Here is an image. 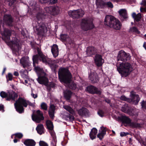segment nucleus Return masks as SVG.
<instances>
[{
	"label": "nucleus",
	"mask_w": 146,
	"mask_h": 146,
	"mask_svg": "<svg viewBox=\"0 0 146 146\" xmlns=\"http://www.w3.org/2000/svg\"><path fill=\"white\" fill-rule=\"evenodd\" d=\"M131 56L129 53H127L123 50L119 52L118 54L117 59V61H127L129 60Z\"/></svg>",
	"instance_id": "obj_10"
},
{
	"label": "nucleus",
	"mask_w": 146,
	"mask_h": 146,
	"mask_svg": "<svg viewBox=\"0 0 146 146\" xmlns=\"http://www.w3.org/2000/svg\"><path fill=\"white\" fill-rule=\"evenodd\" d=\"M98 114L100 116L102 117L104 115V113L103 111L102 110H99L98 112Z\"/></svg>",
	"instance_id": "obj_53"
},
{
	"label": "nucleus",
	"mask_w": 146,
	"mask_h": 146,
	"mask_svg": "<svg viewBox=\"0 0 146 146\" xmlns=\"http://www.w3.org/2000/svg\"><path fill=\"white\" fill-rule=\"evenodd\" d=\"M96 52V49L92 46L88 47L86 51V54L88 56H90L94 54Z\"/></svg>",
	"instance_id": "obj_21"
},
{
	"label": "nucleus",
	"mask_w": 146,
	"mask_h": 146,
	"mask_svg": "<svg viewBox=\"0 0 146 146\" xmlns=\"http://www.w3.org/2000/svg\"><path fill=\"white\" fill-rule=\"evenodd\" d=\"M117 66V71L122 77H126L133 69L132 65L128 62L122 63Z\"/></svg>",
	"instance_id": "obj_5"
},
{
	"label": "nucleus",
	"mask_w": 146,
	"mask_h": 146,
	"mask_svg": "<svg viewBox=\"0 0 146 146\" xmlns=\"http://www.w3.org/2000/svg\"><path fill=\"white\" fill-rule=\"evenodd\" d=\"M48 89L50 90L51 88H53L55 86V84L53 82H50L49 83H47L46 86Z\"/></svg>",
	"instance_id": "obj_39"
},
{
	"label": "nucleus",
	"mask_w": 146,
	"mask_h": 146,
	"mask_svg": "<svg viewBox=\"0 0 146 146\" xmlns=\"http://www.w3.org/2000/svg\"><path fill=\"white\" fill-rule=\"evenodd\" d=\"M35 70L38 76V78L37 79L38 82L40 84H44L45 86H46L48 80L46 76V74L43 69L38 66H35Z\"/></svg>",
	"instance_id": "obj_7"
},
{
	"label": "nucleus",
	"mask_w": 146,
	"mask_h": 146,
	"mask_svg": "<svg viewBox=\"0 0 146 146\" xmlns=\"http://www.w3.org/2000/svg\"><path fill=\"white\" fill-rule=\"evenodd\" d=\"M78 114L80 115H86L88 114V110L85 108H82L77 110Z\"/></svg>",
	"instance_id": "obj_24"
},
{
	"label": "nucleus",
	"mask_w": 146,
	"mask_h": 146,
	"mask_svg": "<svg viewBox=\"0 0 146 146\" xmlns=\"http://www.w3.org/2000/svg\"><path fill=\"white\" fill-rule=\"evenodd\" d=\"M123 119L126 123H129L131 121L130 119L128 117L126 116H123Z\"/></svg>",
	"instance_id": "obj_44"
},
{
	"label": "nucleus",
	"mask_w": 146,
	"mask_h": 146,
	"mask_svg": "<svg viewBox=\"0 0 146 146\" xmlns=\"http://www.w3.org/2000/svg\"><path fill=\"white\" fill-rule=\"evenodd\" d=\"M51 51L54 57H56L58 55V49L56 45H53L52 47Z\"/></svg>",
	"instance_id": "obj_22"
},
{
	"label": "nucleus",
	"mask_w": 146,
	"mask_h": 146,
	"mask_svg": "<svg viewBox=\"0 0 146 146\" xmlns=\"http://www.w3.org/2000/svg\"><path fill=\"white\" fill-rule=\"evenodd\" d=\"M18 95L17 93L12 90H10L8 92V97L7 100L9 101L11 100H15V99L17 98Z\"/></svg>",
	"instance_id": "obj_17"
},
{
	"label": "nucleus",
	"mask_w": 146,
	"mask_h": 146,
	"mask_svg": "<svg viewBox=\"0 0 146 146\" xmlns=\"http://www.w3.org/2000/svg\"><path fill=\"white\" fill-rule=\"evenodd\" d=\"M101 132L99 133L97 135V137L100 140H102L104 137V136L106 134V129L105 127H101Z\"/></svg>",
	"instance_id": "obj_23"
},
{
	"label": "nucleus",
	"mask_w": 146,
	"mask_h": 146,
	"mask_svg": "<svg viewBox=\"0 0 146 146\" xmlns=\"http://www.w3.org/2000/svg\"><path fill=\"white\" fill-rule=\"evenodd\" d=\"M84 14V11L81 9L70 11L68 12L69 15L73 18H79L83 17Z\"/></svg>",
	"instance_id": "obj_9"
},
{
	"label": "nucleus",
	"mask_w": 146,
	"mask_h": 146,
	"mask_svg": "<svg viewBox=\"0 0 146 146\" xmlns=\"http://www.w3.org/2000/svg\"><path fill=\"white\" fill-rule=\"evenodd\" d=\"M129 31L130 32L132 33H135L138 34L139 33V32L135 27L131 28L129 29Z\"/></svg>",
	"instance_id": "obj_38"
},
{
	"label": "nucleus",
	"mask_w": 146,
	"mask_h": 146,
	"mask_svg": "<svg viewBox=\"0 0 146 146\" xmlns=\"http://www.w3.org/2000/svg\"><path fill=\"white\" fill-rule=\"evenodd\" d=\"M12 74L10 73H9L8 74V76L7 77V79L9 80H11L12 79Z\"/></svg>",
	"instance_id": "obj_51"
},
{
	"label": "nucleus",
	"mask_w": 146,
	"mask_h": 146,
	"mask_svg": "<svg viewBox=\"0 0 146 146\" xmlns=\"http://www.w3.org/2000/svg\"><path fill=\"white\" fill-rule=\"evenodd\" d=\"M63 118L67 121H71L74 119L73 116L69 114H67L66 115H64Z\"/></svg>",
	"instance_id": "obj_34"
},
{
	"label": "nucleus",
	"mask_w": 146,
	"mask_h": 146,
	"mask_svg": "<svg viewBox=\"0 0 146 146\" xmlns=\"http://www.w3.org/2000/svg\"><path fill=\"white\" fill-rule=\"evenodd\" d=\"M44 129L43 125L41 124H38L36 128L38 133L40 135L44 133Z\"/></svg>",
	"instance_id": "obj_27"
},
{
	"label": "nucleus",
	"mask_w": 146,
	"mask_h": 146,
	"mask_svg": "<svg viewBox=\"0 0 146 146\" xmlns=\"http://www.w3.org/2000/svg\"><path fill=\"white\" fill-rule=\"evenodd\" d=\"M64 93L65 97L67 99H69L71 97L72 92L69 90H66Z\"/></svg>",
	"instance_id": "obj_37"
},
{
	"label": "nucleus",
	"mask_w": 146,
	"mask_h": 146,
	"mask_svg": "<svg viewBox=\"0 0 146 146\" xmlns=\"http://www.w3.org/2000/svg\"><path fill=\"white\" fill-rule=\"evenodd\" d=\"M15 137L18 138H21L23 136V135L21 133H18L15 134Z\"/></svg>",
	"instance_id": "obj_48"
},
{
	"label": "nucleus",
	"mask_w": 146,
	"mask_h": 146,
	"mask_svg": "<svg viewBox=\"0 0 146 146\" xmlns=\"http://www.w3.org/2000/svg\"><path fill=\"white\" fill-rule=\"evenodd\" d=\"M141 5H143L144 6H146V0H144L142 1L141 3Z\"/></svg>",
	"instance_id": "obj_59"
},
{
	"label": "nucleus",
	"mask_w": 146,
	"mask_h": 146,
	"mask_svg": "<svg viewBox=\"0 0 146 146\" xmlns=\"http://www.w3.org/2000/svg\"><path fill=\"white\" fill-rule=\"evenodd\" d=\"M32 120L36 123H39L44 119L43 113L40 110H38L35 113H33L32 115Z\"/></svg>",
	"instance_id": "obj_11"
},
{
	"label": "nucleus",
	"mask_w": 146,
	"mask_h": 146,
	"mask_svg": "<svg viewBox=\"0 0 146 146\" xmlns=\"http://www.w3.org/2000/svg\"><path fill=\"white\" fill-rule=\"evenodd\" d=\"M9 2V5L11 6L16 1V0H7Z\"/></svg>",
	"instance_id": "obj_52"
},
{
	"label": "nucleus",
	"mask_w": 146,
	"mask_h": 146,
	"mask_svg": "<svg viewBox=\"0 0 146 146\" xmlns=\"http://www.w3.org/2000/svg\"><path fill=\"white\" fill-rule=\"evenodd\" d=\"M29 4L30 5V8L32 9L33 12L37 13L36 18L38 21L36 22L35 25L33 24L34 29V30H36L38 35L43 36L47 32V27L44 23L41 22L39 23V21L44 18L45 14L42 9L36 5L35 2L30 1Z\"/></svg>",
	"instance_id": "obj_1"
},
{
	"label": "nucleus",
	"mask_w": 146,
	"mask_h": 146,
	"mask_svg": "<svg viewBox=\"0 0 146 146\" xmlns=\"http://www.w3.org/2000/svg\"><path fill=\"white\" fill-rule=\"evenodd\" d=\"M0 95L2 98H5L6 97H7V98L8 97V92L7 93H6L4 92H1L0 93Z\"/></svg>",
	"instance_id": "obj_40"
},
{
	"label": "nucleus",
	"mask_w": 146,
	"mask_h": 146,
	"mask_svg": "<svg viewBox=\"0 0 146 146\" xmlns=\"http://www.w3.org/2000/svg\"><path fill=\"white\" fill-rule=\"evenodd\" d=\"M89 77L93 83H96L98 81V76L96 72H91L89 75Z\"/></svg>",
	"instance_id": "obj_19"
},
{
	"label": "nucleus",
	"mask_w": 146,
	"mask_h": 146,
	"mask_svg": "<svg viewBox=\"0 0 146 146\" xmlns=\"http://www.w3.org/2000/svg\"><path fill=\"white\" fill-rule=\"evenodd\" d=\"M13 21L11 17L9 15H5L3 19V23L9 25H11Z\"/></svg>",
	"instance_id": "obj_16"
},
{
	"label": "nucleus",
	"mask_w": 146,
	"mask_h": 146,
	"mask_svg": "<svg viewBox=\"0 0 146 146\" xmlns=\"http://www.w3.org/2000/svg\"><path fill=\"white\" fill-rule=\"evenodd\" d=\"M11 31L7 29H4V31L1 33L3 38L8 45L15 48H17L19 50L20 48L19 45V40L16 38H14L11 41H10V36Z\"/></svg>",
	"instance_id": "obj_4"
},
{
	"label": "nucleus",
	"mask_w": 146,
	"mask_h": 146,
	"mask_svg": "<svg viewBox=\"0 0 146 146\" xmlns=\"http://www.w3.org/2000/svg\"><path fill=\"white\" fill-rule=\"evenodd\" d=\"M60 38L62 41H66L68 42L69 44L71 43V40L67 35L62 34L61 35Z\"/></svg>",
	"instance_id": "obj_29"
},
{
	"label": "nucleus",
	"mask_w": 146,
	"mask_h": 146,
	"mask_svg": "<svg viewBox=\"0 0 146 146\" xmlns=\"http://www.w3.org/2000/svg\"><path fill=\"white\" fill-rule=\"evenodd\" d=\"M20 62L23 67L24 68L29 66L31 64L29 61V58L27 56L22 58L20 60Z\"/></svg>",
	"instance_id": "obj_14"
},
{
	"label": "nucleus",
	"mask_w": 146,
	"mask_h": 146,
	"mask_svg": "<svg viewBox=\"0 0 146 146\" xmlns=\"http://www.w3.org/2000/svg\"><path fill=\"white\" fill-rule=\"evenodd\" d=\"M50 0H39V1L41 3H44L50 1Z\"/></svg>",
	"instance_id": "obj_56"
},
{
	"label": "nucleus",
	"mask_w": 146,
	"mask_h": 146,
	"mask_svg": "<svg viewBox=\"0 0 146 146\" xmlns=\"http://www.w3.org/2000/svg\"><path fill=\"white\" fill-rule=\"evenodd\" d=\"M38 55L34 56L33 58V65L35 66V63H37L39 59L46 64H48L50 66L55 64L57 62L55 60H51L50 59L46 57L41 52L40 50L38 48L37 49Z\"/></svg>",
	"instance_id": "obj_3"
},
{
	"label": "nucleus",
	"mask_w": 146,
	"mask_h": 146,
	"mask_svg": "<svg viewBox=\"0 0 146 146\" xmlns=\"http://www.w3.org/2000/svg\"><path fill=\"white\" fill-rule=\"evenodd\" d=\"M53 9H51L50 14L54 15L58 14L60 12V10L58 7L52 6Z\"/></svg>",
	"instance_id": "obj_30"
},
{
	"label": "nucleus",
	"mask_w": 146,
	"mask_h": 146,
	"mask_svg": "<svg viewBox=\"0 0 146 146\" xmlns=\"http://www.w3.org/2000/svg\"><path fill=\"white\" fill-rule=\"evenodd\" d=\"M56 139H53L51 143V146H56Z\"/></svg>",
	"instance_id": "obj_50"
},
{
	"label": "nucleus",
	"mask_w": 146,
	"mask_h": 146,
	"mask_svg": "<svg viewBox=\"0 0 146 146\" xmlns=\"http://www.w3.org/2000/svg\"><path fill=\"white\" fill-rule=\"evenodd\" d=\"M31 95L34 98H36L37 97L36 94H35L33 93H32Z\"/></svg>",
	"instance_id": "obj_62"
},
{
	"label": "nucleus",
	"mask_w": 146,
	"mask_h": 146,
	"mask_svg": "<svg viewBox=\"0 0 146 146\" xmlns=\"http://www.w3.org/2000/svg\"><path fill=\"white\" fill-rule=\"evenodd\" d=\"M97 130L96 128H93L90 134V136L92 139H93L96 137V135L97 133Z\"/></svg>",
	"instance_id": "obj_31"
},
{
	"label": "nucleus",
	"mask_w": 146,
	"mask_h": 146,
	"mask_svg": "<svg viewBox=\"0 0 146 146\" xmlns=\"http://www.w3.org/2000/svg\"><path fill=\"white\" fill-rule=\"evenodd\" d=\"M0 110L2 111L3 112L4 111L3 106L2 104H0Z\"/></svg>",
	"instance_id": "obj_60"
},
{
	"label": "nucleus",
	"mask_w": 146,
	"mask_h": 146,
	"mask_svg": "<svg viewBox=\"0 0 146 146\" xmlns=\"http://www.w3.org/2000/svg\"><path fill=\"white\" fill-rule=\"evenodd\" d=\"M115 19L113 16L112 15H107L105 18L104 24L110 27L113 23H114V21Z\"/></svg>",
	"instance_id": "obj_12"
},
{
	"label": "nucleus",
	"mask_w": 146,
	"mask_h": 146,
	"mask_svg": "<svg viewBox=\"0 0 146 146\" xmlns=\"http://www.w3.org/2000/svg\"><path fill=\"white\" fill-rule=\"evenodd\" d=\"M118 12L121 18L126 19L127 18L126 11L125 9H121Z\"/></svg>",
	"instance_id": "obj_25"
},
{
	"label": "nucleus",
	"mask_w": 146,
	"mask_h": 146,
	"mask_svg": "<svg viewBox=\"0 0 146 146\" xmlns=\"http://www.w3.org/2000/svg\"><path fill=\"white\" fill-rule=\"evenodd\" d=\"M24 143L27 146H35L36 144L33 140L29 139L26 140Z\"/></svg>",
	"instance_id": "obj_28"
},
{
	"label": "nucleus",
	"mask_w": 146,
	"mask_h": 146,
	"mask_svg": "<svg viewBox=\"0 0 146 146\" xmlns=\"http://www.w3.org/2000/svg\"><path fill=\"white\" fill-rule=\"evenodd\" d=\"M59 78L61 82L68 84L69 88L73 90L76 89V84L74 83H70L71 75L68 69L64 68H61L58 71Z\"/></svg>",
	"instance_id": "obj_2"
},
{
	"label": "nucleus",
	"mask_w": 146,
	"mask_h": 146,
	"mask_svg": "<svg viewBox=\"0 0 146 146\" xmlns=\"http://www.w3.org/2000/svg\"><path fill=\"white\" fill-rule=\"evenodd\" d=\"M86 90L91 93L99 94L100 91H98V89L95 87L93 86H88L86 88Z\"/></svg>",
	"instance_id": "obj_20"
},
{
	"label": "nucleus",
	"mask_w": 146,
	"mask_h": 146,
	"mask_svg": "<svg viewBox=\"0 0 146 146\" xmlns=\"http://www.w3.org/2000/svg\"><path fill=\"white\" fill-rule=\"evenodd\" d=\"M46 125L48 129L49 130H52L53 125L52 122L50 120H47L46 121Z\"/></svg>",
	"instance_id": "obj_36"
},
{
	"label": "nucleus",
	"mask_w": 146,
	"mask_h": 146,
	"mask_svg": "<svg viewBox=\"0 0 146 146\" xmlns=\"http://www.w3.org/2000/svg\"><path fill=\"white\" fill-rule=\"evenodd\" d=\"M55 110V106L53 105H50L49 110V114L50 116L52 118H53L54 117Z\"/></svg>",
	"instance_id": "obj_26"
},
{
	"label": "nucleus",
	"mask_w": 146,
	"mask_h": 146,
	"mask_svg": "<svg viewBox=\"0 0 146 146\" xmlns=\"http://www.w3.org/2000/svg\"><path fill=\"white\" fill-rule=\"evenodd\" d=\"M64 108L68 111L70 113L73 115L75 113L74 111L71 107L68 105H64L63 106Z\"/></svg>",
	"instance_id": "obj_35"
},
{
	"label": "nucleus",
	"mask_w": 146,
	"mask_h": 146,
	"mask_svg": "<svg viewBox=\"0 0 146 146\" xmlns=\"http://www.w3.org/2000/svg\"><path fill=\"white\" fill-rule=\"evenodd\" d=\"M28 105L30 106L33 105V104L29 101L21 98H19L14 104L16 111L19 113H22L24 111L23 106L26 107Z\"/></svg>",
	"instance_id": "obj_6"
},
{
	"label": "nucleus",
	"mask_w": 146,
	"mask_h": 146,
	"mask_svg": "<svg viewBox=\"0 0 146 146\" xmlns=\"http://www.w3.org/2000/svg\"><path fill=\"white\" fill-rule=\"evenodd\" d=\"M132 17L134 20L137 21H139L141 18V15L140 13H138L137 15L135 13H133L132 15Z\"/></svg>",
	"instance_id": "obj_33"
},
{
	"label": "nucleus",
	"mask_w": 146,
	"mask_h": 146,
	"mask_svg": "<svg viewBox=\"0 0 146 146\" xmlns=\"http://www.w3.org/2000/svg\"><path fill=\"white\" fill-rule=\"evenodd\" d=\"M45 10L46 13L51 14V9H53L52 7H46L44 9Z\"/></svg>",
	"instance_id": "obj_43"
},
{
	"label": "nucleus",
	"mask_w": 146,
	"mask_h": 146,
	"mask_svg": "<svg viewBox=\"0 0 146 146\" xmlns=\"http://www.w3.org/2000/svg\"><path fill=\"white\" fill-rule=\"evenodd\" d=\"M14 75L15 76H18L19 75V73L17 72H15L14 73Z\"/></svg>",
	"instance_id": "obj_63"
},
{
	"label": "nucleus",
	"mask_w": 146,
	"mask_h": 146,
	"mask_svg": "<svg viewBox=\"0 0 146 146\" xmlns=\"http://www.w3.org/2000/svg\"><path fill=\"white\" fill-rule=\"evenodd\" d=\"M140 11L141 12H146V8H143V7H141L140 9Z\"/></svg>",
	"instance_id": "obj_58"
},
{
	"label": "nucleus",
	"mask_w": 146,
	"mask_h": 146,
	"mask_svg": "<svg viewBox=\"0 0 146 146\" xmlns=\"http://www.w3.org/2000/svg\"><path fill=\"white\" fill-rule=\"evenodd\" d=\"M41 107L42 109L46 110L47 109V106L46 104L44 102L42 103L41 104Z\"/></svg>",
	"instance_id": "obj_41"
},
{
	"label": "nucleus",
	"mask_w": 146,
	"mask_h": 146,
	"mask_svg": "<svg viewBox=\"0 0 146 146\" xmlns=\"http://www.w3.org/2000/svg\"><path fill=\"white\" fill-rule=\"evenodd\" d=\"M121 110L124 113L130 114V108L127 104H125L122 106Z\"/></svg>",
	"instance_id": "obj_32"
},
{
	"label": "nucleus",
	"mask_w": 146,
	"mask_h": 146,
	"mask_svg": "<svg viewBox=\"0 0 146 146\" xmlns=\"http://www.w3.org/2000/svg\"><path fill=\"white\" fill-rule=\"evenodd\" d=\"M120 99L123 100L128 101L129 99L126 98L124 96H122L120 97Z\"/></svg>",
	"instance_id": "obj_54"
},
{
	"label": "nucleus",
	"mask_w": 146,
	"mask_h": 146,
	"mask_svg": "<svg viewBox=\"0 0 146 146\" xmlns=\"http://www.w3.org/2000/svg\"><path fill=\"white\" fill-rule=\"evenodd\" d=\"M39 145L40 146H48L46 143L43 141H40L39 143Z\"/></svg>",
	"instance_id": "obj_46"
},
{
	"label": "nucleus",
	"mask_w": 146,
	"mask_h": 146,
	"mask_svg": "<svg viewBox=\"0 0 146 146\" xmlns=\"http://www.w3.org/2000/svg\"><path fill=\"white\" fill-rule=\"evenodd\" d=\"M80 26L81 28L85 31L90 30L94 27L92 21L89 18H88L82 19Z\"/></svg>",
	"instance_id": "obj_8"
},
{
	"label": "nucleus",
	"mask_w": 146,
	"mask_h": 146,
	"mask_svg": "<svg viewBox=\"0 0 146 146\" xmlns=\"http://www.w3.org/2000/svg\"><path fill=\"white\" fill-rule=\"evenodd\" d=\"M143 47L145 48L146 50V42H145L143 44Z\"/></svg>",
	"instance_id": "obj_64"
},
{
	"label": "nucleus",
	"mask_w": 146,
	"mask_h": 146,
	"mask_svg": "<svg viewBox=\"0 0 146 146\" xmlns=\"http://www.w3.org/2000/svg\"><path fill=\"white\" fill-rule=\"evenodd\" d=\"M50 133L51 135V136H52L53 139H56V137L55 136V134L54 131L52 130H50Z\"/></svg>",
	"instance_id": "obj_45"
},
{
	"label": "nucleus",
	"mask_w": 146,
	"mask_h": 146,
	"mask_svg": "<svg viewBox=\"0 0 146 146\" xmlns=\"http://www.w3.org/2000/svg\"><path fill=\"white\" fill-rule=\"evenodd\" d=\"M141 105L142 107L144 109H146V102L143 101Z\"/></svg>",
	"instance_id": "obj_55"
},
{
	"label": "nucleus",
	"mask_w": 146,
	"mask_h": 146,
	"mask_svg": "<svg viewBox=\"0 0 146 146\" xmlns=\"http://www.w3.org/2000/svg\"><path fill=\"white\" fill-rule=\"evenodd\" d=\"M94 60L96 64L98 66H102L104 61L101 55L98 54L96 55L94 58Z\"/></svg>",
	"instance_id": "obj_13"
},
{
	"label": "nucleus",
	"mask_w": 146,
	"mask_h": 146,
	"mask_svg": "<svg viewBox=\"0 0 146 146\" xmlns=\"http://www.w3.org/2000/svg\"><path fill=\"white\" fill-rule=\"evenodd\" d=\"M130 115H138V113L137 110L135 109H133L132 110V111H130Z\"/></svg>",
	"instance_id": "obj_42"
},
{
	"label": "nucleus",
	"mask_w": 146,
	"mask_h": 146,
	"mask_svg": "<svg viewBox=\"0 0 146 146\" xmlns=\"http://www.w3.org/2000/svg\"><path fill=\"white\" fill-rule=\"evenodd\" d=\"M131 125L134 127H140V124L136 123H132L131 124Z\"/></svg>",
	"instance_id": "obj_47"
},
{
	"label": "nucleus",
	"mask_w": 146,
	"mask_h": 146,
	"mask_svg": "<svg viewBox=\"0 0 146 146\" xmlns=\"http://www.w3.org/2000/svg\"><path fill=\"white\" fill-rule=\"evenodd\" d=\"M121 26L122 25L120 21L116 19L110 28L116 30H119Z\"/></svg>",
	"instance_id": "obj_18"
},
{
	"label": "nucleus",
	"mask_w": 146,
	"mask_h": 146,
	"mask_svg": "<svg viewBox=\"0 0 146 146\" xmlns=\"http://www.w3.org/2000/svg\"><path fill=\"white\" fill-rule=\"evenodd\" d=\"M50 3L52 4H54L56 3L57 1V0H50Z\"/></svg>",
	"instance_id": "obj_61"
},
{
	"label": "nucleus",
	"mask_w": 146,
	"mask_h": 146,
	"mask_svg": "<svg viewBox=\"0 0 146 146\" xmlns=\"http://www.w3.org/2000/svg\"><path fill=\"white\" fill-rule=\"evenodd\" d=\"M130 97L131 101L133 102L135 104H137L140 100L139 96L136 94L135 92L133 91L131 92Z\"/></svg>",
	"instance_id": "obj_15"
},
{
	"label": "nucleus",
	"mask_w": 146,
	"mask_h": 146,
	"mask_svg": "<svg viewBox=\"0 0 146 146\" xmlns=\"http://www.w3.org/2000/svg\"><path fill=\"white\" fill-rule=\"evenodd\" d=\"M128 134V133H125L124 132H122L120 133V135L121 136L123 137L125 136Z\"/></svg>",
	"instance_id": "obj_57"
},
{
	"label": "nucleus",
	"mask_w": 146,
	"mask_h": 146,
	"mask_svg": "<svg viewBox=\"0 0 146 146\" xmlns=\"http://www.w3.org/2000/svg\"><path fill=\"white\" fill-rule=\"evenodd\" d=\"M106 5H107L108 7L110 8H113V5L110 2H108L106 3H105Z\"/></svg>",
	"instance_id": "obj_49"
}]
</instances>
